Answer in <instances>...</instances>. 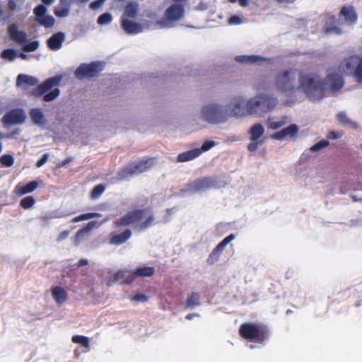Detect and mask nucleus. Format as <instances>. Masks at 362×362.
Segmentation results:
<instances>
[{
  "label": "nucleus",
  "mask_w": 362,
  "mask_h": 362,
  "mask_svg": "<svg viewBox=\"0 0 362 362\" xmlns=\"http://www.w3.org/2000/svg\"><path fill=\"white\" fill-rule=\"evenodd\" d=\"M277 104L276 97L267 94H259L257 96L250 98L247 103L240 97L234 100L232 103L231 114L235 116H242L245 110L249 115H259L272 111Z\"/></svg>",
  "instance_id": "1"
},
{
  "label": "nucleus",
  "mask_w": 362,
  "mask_h": 362,
  "mask_svg": "<svg viewBox=\"0 0 362 362\" xmlns=\"http://www.w3.org/2000/svg\"><path fill=\"white\" fill-rule=\"evenodd\" d=\"M155 216L151 207L134 209L128 211L113 223L114 227L117 228L136 224L135 228L139 230H144L154 224Z\"/></svg>",
  "instance_id": "2"
},
{
  "label": "nucleus",
  "mask_w": 362,
  "mask_h": 362,
  "mask_svg": "<svg viewBox=\"0 0 362 362\" xmlns=\"http://www.w3.org/2000/svg\"><path fill=\"white\" fill-rule=\"evenodd\" d=\"M298 90H302L313 101H318L325 97L322 93V78L315 72L298 74Z\"/></svg>",
  "instance_id": "3"
},
{
  "label": "nucleus",
  "mask_w": 362,
  "mask_h": 362,
  "mask_svg": "<svg viewBox=\"0 0 362 362\" xmlns=\"http://www.w3.org/2000/svg\"><path fill=\"white\" fill-rule=\"evenodd\" d=\"M299 71L296 69H288L279 72L274 78V85L278 92L293 93L298 90Z\"/></svg>",
  "instance_id": "4"
},
{
  "label": "nucleus",
  "mask_w": 362,
  "mask_h": 362,
  "mask_svg": "<svg viewBox=\"0 0 362 362\" xmlns=\"http://www.w3.org/2000/svg\"><path fill=\"white\" fill-rule=\"evenodd\" d=\"M240 336L250 341L262 344L268 339L269 330L266 325H257L251 322L243 323L239 328Z\"/></svg>",
  "instance_id": "5"
},
{
  "label": "nucleus",
  "mask_w": 362,
  "mask_h": 362,
  "mask_svg": "<svg viewBox=\"0 0 362 362\" xmlns=\"http://www.w3.org/2000/svg\"><path fill=\"white\" fill-rule=\"evenodd\" d=\"M62 80V76H55L50 77L40 83L36 88L32 90L30 95L35 98L43 95V100L50 102L57 98L60 93L58 88L52 90L49 93H46L54 86H58Z\"/></svg>",
  "instance_id": "6"
},
{
  "label": "nucleus",
  "mask_w": 362,
  "mask_h": 362,
  "mask_svg": "<svg viewBox=\"0 0 362 362\" xmlns=\"http://www.w3.org/2000/svg\"><path fill=\"white\" fill-rule=\"evenodd\" d=\"M338 69L355 81L362 84V57L358 55H351L344 58L339 64Z\"/></svg>",
  "instance_id": "7"
},
{
  "label": "nucleus",
  "mask_w": 362,
  "mask_h": 362,
  "mask_svg": "<svg viewBox=\"0 0 362 362\" xmlns=\"http://www.w3.org/2000/svg\"><path fill=\"white\" fill-rule=\"evenodd\" d=\"M201 114L205 121L211 124L224 122L228 117L227 110L216 104H209L204 106Z\"/></svg>",
  "instance_id": "8"
},
{
  "label": "nucleus",
  "mask_w": 362,
  "mask_h": 362,
  "mask_svg": "<svg viewBox=\"0 0 362 362\" xmlns=\"http://www.w3.org/2000/svg\"><path fill=\"white\" fill-rule=\"evenodd\" d=\"M184 6L179 4H173L165 11L164 18L158 21L156 25L160 28H169L173 26V23L180 21L184 17Z\"/></svg>",
  "instance_id": "9"
},
{
  "label": "nucleus",
  "mask_w": 362,
  "mask_h": 362,
  "mask_svg": "<svg viewBox=\"0 0 362 362\" xmlns=\"http://www.w3.org/2000/svg\"><path fill=\"white\" fill-rule=\"evenodd\" d=\"M344 84L343 77L337 72L328 74L324 79H322V93H334L340 90Z\"/></svg>",
  "instance_id": "10"
},
{
  "label": "nucleus",
  "mask_w": 362,
  "mask_h": 362,
  "mask_svg": "<svg viewBox=\"0 0 362 362\" xmlns=\"http://www.w3.org/2000/svg\"><path fill=\"white\" fill-rule=\"evenodd\" d=\"M218 187V181L211 177H204L194 180L187 185V191L197 192Z\"/></svg>",
  "instance_id": "11"
},
{
  "label": "nucleus",
  "mask_w": 362,
  "mask_h": 362,
  "mask_svg": "<svg viewBox=\"0 0 362 362\" xmlns=\"http://www.w3.org/2000/svg\"><path fill=\"white\" fill-rule=\"evenodd\" d=\"M101 69L97 62L90 64H81L75 71V75L78 78H90L96 76Z\"/></svg>",
  "instance_id": "12"
},
{
  "label": "nucleus",
  "mask_w": 362,
  "mask_h": 362,
  "mask_svg": "<svg viewBox=\"0 0 362 362\" xmlns=\"http://www.w3.org/2000/svg\"><path fill=\"white\" fill-rule=\"evenodd\" d=\"M33 13L35 16V21L45 28H51L55 23V19L52 16H46L47 8L43 4L37 6Z\"/></svg>",
  "instance_id": "13"
},
{
  "label": "nucleus",
  "mask_w": 362,
  "mask_h": 362,
  "mask_svg": "<svg viewBox=\"0 0 362 362\" xmlns=\"http://www.w3.org/2000/svg\"><path fill=\"white\" fill-rule=\"evenodd\" d=\"M25 115L21 109H14L6 112L1 119L4 126L20 124L24 122Z\"/></svg>",
  "instance_id": "14"
},
{
  "label": "nucleus",
  "mask_w": 362,
  "mask_h": 362,
  "mask_svg": "<svg viewBox=\"0 0 362 362\" xmlns=\"http://www.w3.org/2000/svg\"><path fill=\"white\" fill-rule=\"evenodd\" d=\"M235 236L234 234H230L226 237L217 246L212 250L209 255L207 262L209 264H213L217 262L219 259L221 254L224 250L225 247L232 240L235 239Z\"/></svg>",
  "instance_id": "15"
},
{
  "label": "nucleus",
  "mask_w": 362,
  "mask_h": 362,
  "mask_svg": "<svg viewBox=\"0 0 362 362\" xmlns=\"http://www.w3.org/2000/svg\"><path fill=\"white\" fill-rule=\"evenodd\" d=\"M132 235L130 229L127 228L120 233L112 232L109 235V243L112 245H120L125 243Z\"/></svg>",
  "instance_id": "16"
},
{
  "label": "nucleus",
  "mask_w": 362,
  "mask_h": 362,
  "mask_svg": "<svg viewBox=\"0 0 362 362\" xmlns=\"http://www.w3.org/2000/svg\"><path fill=\"white\" fill-rule=\"evenodd\" d=\"M8 33L10 39L20 45L24 44L27 41V34L23 30H19L18 25L15 23L9 25Z\"/></svg>",
  "instance_id": "17"
},
{
  "label": "nucleus",
  "mask_w": 362,
  "mask_h": 362,
  "mask_svg": "<svg viewBox=\"0 0 362 362\" xmlns=\"http://www.w3.org/2000/svg\"><path fill=\"white\" fill-rule=\"evenodd\" d=\"M121 27L129 35H135L143 31V26L141 24L125 18L121 19Z\"/></svg>",
  "instance_id": "18"
},
{
  "label": "nucleus",
  "mask_w": 362,
  "mask_h": 362,
  "mask_svg": "<svg viewBox=\"0 0 362 362\" xmlns=\"http://www.w3.org/2000/svg\"><path fill=\"white\" fill-rule=\"evenodd\" d=\"M336 22L337 18L334 16L332 14L326 15L325 25L323 28L325 34L329 35L334 33L337 35H340L341 33V28L335 25Z\"/></svg>",
  "instance_id": "19"
},
{
  "label": "nucleus",
  "mask_w": 362,
  "mask_h": 362,
  "mask_svg": "<svg viewBox=\"0 0 362 362\" xmlns=\"http://www.w3.org/2000/svg\"><path fill=\"white\" fill-rule=\"evenodd\" d=\"M39 186V183L36 180L31 181L25 185L18 183L15 187L16 194L23 196L24 194L34 192Z\"/></svg>",
  "instance_id": "20"
},
{
  "label": "nucleus",
  "mask_w": 362,
  "mask_h": 362,
  "mask_svg": "<svg viewBox=\"0 0 362 362\" xmlns=\"http://www.w3.org/2000/svg\"><path fill=\"white\" fill-rule=\"evenodd\" d=\"M64 34L62 32L53 34L47 41L48 47L52 50L59 49L64 41Z\"/></svg>",
  "instance_id": "21"
},
{
  "label": "nucleus",
  "mask_w": 362,
  "mask_h": 362,
  "mask_svg": "<svg viewBox=\"0 0 362 362\" xmlns=\"http://www.w3.org/2000/svg\"><path fill=\"white\" fill-rule=\"evenodd\" d=\"M137 278L134 274V271H119L115 274L113 279L114 281H121L122 284H130L134 279Z\"/></svg>",
  "instance_id": "22"
},
{
  "label": "nucleus",
  "mask_w": 362,
  "mask_h": 362,
  "mask_svg": "<svg viewBox=\"0 0 362 362\" xmlns=\"http://www.w3.org/2000/svg\"><path fill=\"white\" fill-rule=\"evenodd\" d=\"M340 16H344L346 23L354 24L356 22L358 15L352 6H343L340 10Z\"/></svg>",
  "instance_id": "23"
},
{
  "label": "nucleus",
  "mask_w": 362,
  "mask_h": 362,
  "mask_svg": "<svg viewBox=\"0 0 362 362\" xmlns=\"http://www.w3.org/2000/svg\"><path fill=\"white\" fill-rule=\"evenodd\" d=\"M52 296L58 305H62L67 300L68 293L62 287L57 286L51 289Z\"/></svg>",
  "instance_id": "24"
},
{
  "label": "nucleus",
  "mask_w": 362,
  "mask_h": 362,
  "mask_svg": "<svg viewBox=\"0 0 362 362\" xmlns=\"http://www.w3.org/2000/svg\"><path fill=\"white\" fill-rule=\"evenodd\" d=\"M139 12V4L136 1H129L124 6V16L125 18H136Z\"/></svg>",
  "instance_id": "25"
},
{
  "label": "nucleus",
  "mask_w": 362,
  "mask_h": 362,
  "mask_svg": "<svg viewBox=\"0 0 362 362\" xmlns=\"http://www.w3.org/2000/svg\"><path fill=\"white\" fill-rule=\"evenodd\" d=\"M202 153L201 149L196 148L194 149H191L189 151H187L180 153L177 158V162H187L189 160H192L198 156H199Z\"/></svg>",
  "instance_id": "26"
},
{
  "label": "nucleus",
  "mask_w": 362,
  "mask_h": 362,
  "mask_svg": "<svg viewBox=\"0 0 362 362\" xmlns=\"http://www.w3.org/2000/svg\"><path fill=\"white\" fill-rule=\"evenodd\" d=\"M37 83L38 80L35 77L25 74H19L16 79V85L18 86H20L23 84H26L29 86H34L37 85Z\"/></svg>",
  "instance_id": "27"
},
{
  "label": "nucleus",
  "mask_w": 362,
  "mask_h": 362,
  "mask_svg": "<svg viewBox=\"0 0 362 362\" xmlns=\"http://www.w3.org/2000/svg\"><path fill=\"white\" fill-rule=\"evenodd\" d=\"M264 133V128L260 123L252 125L249 130L251 141L258 140Z\"/></svg>",
  "instance_id": "28"
},
{
  "label": "nucleus",
  "mask_w": 362,
  "mask_h": 362,
  "mask_svg": "<svg viewBox=\"0 0 362 362\" xmlns=\"http://www.w3.org/2000/svg\"><path fill=\"white\" fill-rule=\"evenodd\" d=\"M151 159L142 160L139 162L131 164L134 175L139 174L148 170L151 168L148 164Z\"/></svg>",
  "instance_id": "29"
},
{
  "label": "nucleus",
  "mask_w": 362,
  "mask_h": 362,
  "mask_svg": "<svg viewBox=\"0 0 362 362\" xmlns=\"http://www.w3.org/2000/svg\"><path fill=\"white\" fill-rule=\"evenodd\" d=\"M155 273V269L153 267H138L134 270V274L138 277H151Z\"/></svg>",
  "instance_id": "30"
},
{
  "label": "nucleus",
  "mask_w": 362,
  "mask_h": 362,
  "mask_svg": "<svg viewBox=\"0 0 362 362\" xmlns=\"http://www.w3.org/2000/svg\"><path fill=\"white\" fill-rule=\"evenodd\" d=\"M337 118L339 123L344 126H349L354 129H356L358 128V124L351 121L344 112H340L337 114Z\"/></svg>",
  "instance_id": "31"
},
{
  "label": "nucleus",
  "mask_w": 362,
  "mask_h": 362,
  "mask_svg": "<svg viewBox=\"0 0 362 362\" xmlns=\"http://www.w3.org/2000/svg\"><path fill=\"white\" fill-rule=\"evenodd\" d=\"M235 61L239 63L243 64H254L258 62L262 59V57L256 56V55H240L237 56L235 58Z\"/></svg>",
  "instance_id": "32"
},
{
  "label": "nucleus",
  "mask_w": 362,
  "mask_h": 362,
  "mask_svg": "<svg viewBox=\"0 0 362 362\" xmlns=\"http://www.w3.org/2000/svg\"><path fill=\"white\" fill-rule=\"evenodd\" d=\"M134 175L131 165L124 167L117 173V179L118 180H126Z\"/></svg>",
  "instance_id": "33"
},
{
  "label": "nucleus",
  "mask_w": 362,
  "mask_h": 362,
  "mask_svg": "<svg viewBox=\"0 0 362 362\" xmlns=\"http://www.w3.org/2000/svg\"><path fill=\"white\" fill-rule=\"evenodd\" d=\"M30 115L33 123L36 124H42L44 122V115L40 109H33L30 112Z\"/></svg>",
  "instance_id": "34"
},
{
  "label": "nucleus",
  "mask_w": 362,
  "mask_h": 362,
  "mask_svg": "<svg viewBox=\"0 0 362 362\" xmlns=\"http://www.w3.org/2000/svg\"><path fill=\"white\" fill-rule=\"evenodd\" d=\"M200 305L199 303V294L197 292H192L187 297L186 301L187 308H194Z\"/></svg>",
  "instance_id": "35"
},
{
  "label": "nucleus",
  "mask_w": 362,
  "mask_h": 362,
  "mask_svg": "<svg viewBox=\"0 0 362 362\" xmlns=\"http://www.w3.org/2000/svg\"><path fill=\"white\" fill-rule=\"evenodd\" d=\"M105 186L103 184H99L95 186L90 192V199L93 200L98 199L105 192Z\"/></svg>",
  "instance_id": "36"
},
{
  "label": "nucleus",
  "mask_w": 362,
  "mask_h": 362,
  "mask_svg": "<svg viewBox=\"0 0 362 362\" xmlns=\"http://www.w3.org/2000/svg\"><path fill=\"white\" fill-rule=\"evenodd\" d=\"M35 203V199L32 196H28L23 198L20 202V206L24 209H28L31 208Z\"/></svg>",
  "instance_id": "37"
},
{
  "label": "nucleus",
  "mask_w": 362,
  "mask_h": 362,
  "mask_svg": "<svg viewBox=\"0 0 362 362\" xmlns=\"http://www.w3.org/2000/svg\"><path fill=\"white\" fill-rule=\"evenodd\" d=\"M71 340L75 344H81L83 347L88 348L89 346V339L87 337L74 335L72 337Z\"/></svg>",
  "instance_id": "38"
},
{
  "label": "nucleus",
  "mask_w": 362,
  "mask_h": 362,
  "mask_svg": "<svg viewBox=\"0 0 362 362\" xmlns=\"http://www.w3.org/2000/svg\"><path fill=\"white\" fill-rule=\"evenodd\" d=\"M100 216H101V215L98 213H88V214H81L80 216L75 217L72 220V221L73 222H78L81 221L88 220L90 218H97V217H100Z\"/></svg>",
  "instance_id": "39"
},
{
  "label": "nucleus",
  "mask_w": 362,
  "mask_h": 362,
  "mask_svg": "<svg viewBox=\"0 0 362 362\" xmlns=\"http://www.w3.org/2000/svg\"><path fill=\"white\" fill-rule=\"evenodd\" d=\"M14 163L13 157L9 154H4L0 157V163L4 167H11Z\"/></svg>",
  "instance_id": "40"
},
{
  "label": "nucleus",
  "mask_w": 362,
  "mask_h": 362,
  "mask_svg": "<svg viewBox=\"0 0 362 362\" xmlns=\"http://www.w3.org/2000/svg\"><path fill=\"white\" fill-rule=\"evenodd\" d=\"M112 21V15L109 13H105L98 17L97 22L99 25H107L110 23Z\"/></svg>",
  "instance_id": "41"
},
{
  "label": "nucleus",
  "mask_w": 362,
  "mask_h": 362,
  "mask_svg": "<svg viewBox=\"0 0 362 362\" xmlns=\"http://www.w3.org/2000/svg\"><path fill=\"white\" fill-rule=\"evenodd\" d=\"M16 57V52L13 49H6L1 52V57L13 61Z\"/></svg>",
  "instance_id": "42"
},
{
  "label": "nucleus",
  "mask_w": 362,
  "mask_h": 362,
  "mask_svg": "<svg viewBox=\"0 0 362 362\" xmlns=\"http://www.w3.org/2000/svg\"><path fill=\"white\" fill-rule=\"evenodd\" d=\"M284 130L286 135L287 136H290L291 138L295 136L298 132V127L296 124H292L289 125L288 127L283 129Z\"/></svg>",
  "instance_id": "43"
},
{
  "label": "nucleus",
  "mask_w": 362,
  "mask_h": 362,
  "mask_svg": "<svg viewBox=\"0 0 362 362\" xmlns=\"http://www.w3.org/2000/svg\"><path fill=\"white\" fill-rule=\"evenodd\" d=\"M329 145V142L327 140H321L319 142L316 143L313 146H312L310 150L313 152L317 151L322 148L327 147Z\"/></svg>",
  "instance_id": "44"
},
{
  "label": "nucleus",
  "mask_w": 362,
  "mask_h": 362,
  "mask_svg": "<svg viewBox=\"0 0 362 362\" xmlns=\"http://www.w3.org/2000/svg\"><path fill=\"white\" fill-rule=\"evenodd\" d=\"M39 47L38 41H33L23 47V50L25 52H31L35 51Z\"/></svg>",
  "instance_id": "45"
},
{
  "label": "nucleus",
  "mask_w": 362,
  "mask_h": 362,
  "mask_svg": "<svg viewBox=\"0 0 362 362\" xmlns=\"http://www.w3.org/2000/svg\"><path fill=\"white\" fill-rule=\"evenodd\" d=\"M106 1V0H95L90 4V8L92 10H96L100 8L103 4Z\"/></svg>",
  "instance_id": "46"
},
{
  "label": "nucleus",
  "mask_w": 362,
  "mask_h": 362,
  "mask_svg": "<svg viewBox=\"0 0 362 362\" xmlns=\"http://www.w3.org/2000/svg\"><path fill=\"white\" fill-rule=\"evenodd\" d=\"M286 136H287L286 135V133L283 129H281L279 132H275L272 135V138L276 140H282Z\"/></svg>",
  "instance_id": "47"
},
{
  "label": "nucleus",
  "mask_w": 362,
  "mask_h": 362,
  "mask_svg": "<svg viewBox=\"0 0 362 362\" xmlns=\"http://www.w3.org/2000/svg\"><path fill=\"white\" fill-rule=\"evenodd\" d=\"M285 124L284 121H276V122H271L269 124V127L272 129H277Z\"/></svg>",
  "instance_id": "48"
},
{
  "label": "nucleus",
  "mask_w": 362,
  "mask_h": 362,
  "mask_svg": "<svg viewBox=\"0 0 362 362\" xmlns=\"http://www.w3.org/2000/svg\"><path fill=\"white\" fill-rule=\"evenodd\" d=\"M132 300L135 301L146 302L148 300V297L143 293H137L132 298Z\"/></svg>",
  "instance_id": "49"
},
{
  "label": "nucleus",
  "mask_w": 362,
  "mask_h": 362,
  "mask_svg": "<svg viewBox=\"0 0 362 362\" xmlns=\"http://www.w3.org/2000/svg\"><path fill=\"white\" fill-rule=\"evenodd\" d=\"M214 146V141H205L202 147H201V151L202 152V151H206L208 150H209L211 147H213Z\"/></svg>",
  "instance_id": "50"
},
{
  "label": "nucleus",
  "mask_w": 362,
  "mask_h": 362,
  "mask_svg": "<svg viewBox=\"0 0 362 362\" xmlns=\"http://www.w3.org/2000/svg\"><path fill=\"white\" fill-rule=\"evenodd\" d=\"M261 142L258 141V140H255V141H252L251 143H250L247 146V149L249 151H255L257 148H258V145L260 144Z\"/></svg>",
  "instance_id": "51"
},
{
  "label": "nucleus",
  "mask_w": 362,
  "mask_h": 362,
  "mask_svg": "<svg viewBox=\"0 0 362 362\" xmlns=\"http://www.w3.org/2000/svg\"><path fill=\"white\" fill-rule=\"evenodd\" d=\"M342 136V133L331 131L328 133L327 138L328 139H337Z\"/></svg>",
  "instance_id": "52"
},
{
  "label": "nucleus",
  "mask_w": 362,
  "mask_h": 362,
  "mask_svg": "<svg viewBox=\"0 0 362 362\" xmlns=\"http://www.w3.org/2000/svg\"><path fill=\"white\" fill-rule=\"evenodd\" d=\"M48 157V153H45L42 157L37 161L36 166L37 168L42 166L47 161Z\"/></svg>",
  "instance_id": "53"
},
{
  "label": "nucleus",
  "mask_w": 362,
  "mask_h": 362,
  "mask_svg": "<svg viewBox=\"0 0 362 362\" xmlns=\"http://www.w3.org/2000/svg\"><path fill=\"white\" fill-rule=\"evenodd\" d=\"M54 14L57 17H65L69 14V10L66 8H62L61 10H55Z\"/></svg>",
  "instance_id": "54"
},
{
  "label": "nucleus",
  "mask_w": 362,
  "mask_h": 362,
  "mask_svg": "<svg viewBox=\"0 0 362 362\" xmlns=\"http://www.w3.org/2000/svg\"><path fill=\"white\" fill-rule=\"evenodd\" d=\"M88 264V261L86 259H81L77 263V267H81L82 266L87 265Z\"/></svg>",
  "instance_id": "55"
},
{
  "label": "nucleus",
  "mask_w": 362,
  "mask_h": 362,
  "mask_svg": "<svg viewBox=\"0 0 362 362\" xmlns=\"http://www.w3.org/2000/svg\"><path fill=\"white\" fill-rule=\"evenodd\" d=\"M229 21L231 23H240V19H239V18L238 16H233L230 17Z\"/></svg>",
  "instance_id": "56"
},
{
  "label": "nucleus",
  "mask_w": 362,
  "mask_h": 362,
  "mask_svg": "<svg viewBox=\"0 0 362 362\" xmlns=\"http://www.w3.org/2000/svg\"><path fill=\"white\" fill-rule=\"evenodd\" d=\"M8 6L11 10H14L16 8V4L13 0H9L8 3Z\"/></svg>",
  "instance_id": "57"
},
{
  "label": "nucleus",
  "mask_w": 362,
  "mask_h": 362,
  "mask_svg": "<svg viewBox=\"0 0 362 362\" xmlns=\"http://www.w3.org/2000/svg\"><path fill=\"white\" fill-rule=\"evenodd\" d=\"M83 234V230H79L77 231L75 235V242L77 244V241L79 240L80 237Z\"/></svg>",
  "instance_id": "58"
},
{
  "label": "nucleus",
  "mask_w": 362,
  "mask_h": 362,
  "mask_svg": "<svg viewBox=\"0 0 362 362\" xmlns=\"http://www.w3.org/2000/svg\"><path fill=\"white\" fill-rule=\"evenodd\" d=\"M69 235V231H63L60 233L59 236V240H64L65 238H66Z\"/></svg>",
  "instance_id": "59"
},
{
  "label": "nucleus",
  "mask_w": 362,
  "mask_h": 362,
  "mask_svg": "<svg viewBox=\"0 0 362 362\" xmlns=\"http://www.w3.org/2000/svg\"><path fill=\"white\" fill-rule=\"evenodd\" d=\"M197 315V314H194V313H189V314H187L186 316H185V318L187 320H192L194 316Z\"/></svg>",
  "instance_id": "60"
},
{
  "label": "nucleus",
  "mask_w": 362,
  "mask_h": 362,
  "mask_svg": "<svg viewBox=\"0 0 362 362\" xmlns=\"http://www.w3.org/2000/svg\"><path fill=\"white\" fill-rule=\"evenodd\" d=\"M42 1L46 5H50L53 3L54 0H42Z\"/></svg>",
  "instance_id": "61"
},
{
  "label": "nucleus",
  "mask_w": 362,
  "mask_h": 362,
  "mask_svg": "<svg viewBox=\"0 0 362 362\" xmlns=\"http://www.w3.org/2000/svg\"><path fill=\"white\" fill-rule=\"evenodd\" d=\"M95 221H91V222H89L88 223V227L89 228V229H90L91 228H93L94 226H95Z\"/></svg>",
  "instance_id": "62"
},
{
  "label": "nucleus",
  "mask_w": 362,
  "mask_h": 362,
  "mask_svg": "<svg viewBox=\"0 0 362 362\" xmlns=\"http://www.w3.org/2000/svg\"><path fill=\"white\" fill-rule=\"evenodd\" d=\"M19 57H20L21 59H27V55H26L25 54H24V53H21V54H19Z\"/></svg>",
  "instance_id": "63"
},
{
  "label": "nucleus",
  "mask_w": 362,
  "mask_h": 362,
  "mask_svg": "<svg viewBox=\"0 0 362 362\" xmlns=\"http://www.w3.org/2000/svg\"><path fill=\"white\" fill-rule=\"evenodd\" d=\"M289 313H292V310L290 309L287 310V311H286V314H289Z\"/></svg>",
  "instance_id": "64"
}]
</instances>
